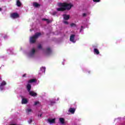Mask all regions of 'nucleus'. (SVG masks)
<instances>
[{
  "label": "nucleus",
  "instance_id": "obj_1",
  "mask_svg": "<svg viewBox=\"0 0 125 125\" xmlns=\"http://www.w3.org/2000/svg\"><path fill=\"white\" fill-rule=\"evenodd\" d=\"M59 8H57V11H65V10H70L72 8L73 5H71V3H67L66 2L63 3H59L58 4Z\"/></svg>",
  "mask_w": 125,
  "mask_h": 125
},
{
  "label": "nucleus",
  "instance_id": "obj_2",
  "mask_svg": "<svg viewBox=\"0 0 125 125\" xmlns=\"http://www.w3.org/2000/svg\"><path fill=\"white\" fill-rule=\"evenodd\" d=\"M42 35V33L40 32H37L35 33V34L30 38V42L31 43H35L36 42V41L40 36Z\"/></svg>",
  "mask_w": 125,
  "mask_h": 125
},
{
  "label": "nucleus",
  "instance_id": "obj_3",
  "mask_svg": "<svg viewBox=\"0 0 125 125\" xmlns=\"http://www.w3.org/2000/svg\"><path fill=\"white\" fill-rule=\"evenodd\" d=\"M11 17L13 19H16V18H18V17H19V14H18L17 13H13L11 14Z\"/></svg>",
  "mask_w": 125,
  "mask_h": 125
},
{
  "label": "nucleus",
  "instance_id": "obj_4",
  "mask_svg": "<svg viewBox=\"0 0 125 125\" xmlns=\"http://www.w3.org/2000/svg\"><path fill=\"white\" fill-rule=\"evenodd\" d=\"M75 37H76V35L72 34L70 36V41L72 42H76L75 41Z\"/></svg>",
  "mask_w": 125,
  "mask_h": 125
},
{
  "label": "nucleus",
  "instance_id": "obj_5",
  "mask_svg": "<svg viewBox=\"0 0 125 125\" xmlns=\"http://www.w3.org/2000/svg\"><path fill=\"white\" fill-rule=\"evenodd\" d=\"M29 92V95H30L31 96H32L33 97H35L36 96H37L38 94L36 92H34L33 91H30Z\"/></svg>",
  "mask_w": 125,
  "mask_h": 125
},
{
  "label": "nucleus",
  "instance_id": "obj_6",
  "mask_svg": "<svg viewBox=\"0 0 125 125\" xmlns=\"http://www.w3.org/2000/svg\"><path fill=\"white\" fill-rule=\"evenodd\" d=\"M63 17V19L64 20H69V19H70V15H66V14H63L62 15Z\"/></svg>",
  "mask_w": 125,
  "mask_h": 125
},
{
  "label": "nucleus",
  "instance_id": "obj_7",
  "mask_svg": "<svg viewBox=\"0 0 125 125\" xmlns=\"http://www.w3.org/2000/svg\"><path fill=\"white\" fill-rule=\"evenodd\" d=\"M68 111L69 113H71V114H75V112H76V108L70 107Z\"/></svg>",
  "mask_w": 125,
  "mask_h": 125
},
{
  "label": "nucleus",
  "instance_id": "obj_8",
  "mask_svg": "<svg viewBox=\"0 0 125 125\" xmlns=\"http://www.w3.org/2000/svg\"><path fill=\"white\" fill-rule=\"evenodd\" d=\"M26 88L27 89V91H28V92H30V91H31V89L32 88V86L31 85V84L28 83L26 86Z\"/></svg>",
  "mask_w": 125,
  "mask_h": 125
},
{
  "label": "nucleus",
  "instance_id": "obj_9",
  "mask_svg": "<svg viewBox=\"0 0 125 125\" xmlns=\"http://www.w3.org/2000/svg\"><path fill=\"white\" fill-rule=\"evenodd\" d=\"M48 122L50 124H54V123H55V119H48Z\"/></svg>",
  "mask_w": 125,
  "mask_h": 125
},
{
  "label": "nucleus",
  "instance_id": "obj_10",
  "mask_svg": "<svg viewBox=\"0 0 125 125\" xmlns=\"http://www.w3.org/2000/svg\"><path fill=\"white\" fill-rule=\"evenodd\" d=\"M59 121L62 125H64V124H65V119H64V118H61L59 119Z\"/></svg>",
  "mask_w": 125,
  "mask_h": 125
},
{
  "label": "nucleus",
  "instance_id": "obj_11",
  "mask_svg": "<svg viewBox=\"0 0 125 125\" xmlns=\"http://www.w3.org/2000/svg\"><path fill=\"white\" fill-rule=\"evenodd\" d=\"M37 82V79H32L28 81V83H36Z\"/></svg>",
  "mask_w": 125,
  "mask_h": 125
},
{
  "label": "nucleus",
  "instance_id": "obj_12",
  "mask_svg": "<svg viewBox=\"0 0 125 125\" xmlns=\"http://www.w3.org/2000/svg\"><path fill=\"white\" fill-rule=\"evenodd\" d=\"M16 4H17V6H18V7H20V6H21V5H22V3H21V2L20 1V0H17Z\"/></svg>",
  "mask_w": 125,
  "mask_h": 125
},
{
  "label": "nucleus",
  "instance_id": "obj_13",
  "mask_svg": "<svg viewBox=\"0 0 125 125\" xmlns=\"http://www.w3.org/2000/svg\"><path fill=\"white\" fill-rule=\"evenodd\" d=\"M28 103V101L27 99H22L21 101L22 104H27Z\"/></svg>",
  "mask_w": 125,
  "mask_h": 125
},
{
  "label": "nucleus",
  "instance_id": "obj_14",
  "mask_svg": "<svg viewBox=\"0 0 125 125\" xmlns=\"http://www.w3.org/2000/svg\"><path fill=\"white\" fill-rule=\"evenodd\" d=\"M94 53L95 54H97V55H98V54H99V53H100L99 50H98L97 48H94Z\"/></svg>",
  "mask_w": 125,
  "mask_h": 125
},
{
  "label": "nucleus",
  "instance_id": "obj_15",
  "mask_svg": "<svg viewBox=\"0 0 125 125\" xmlns=\"http://www.w3.org/2000/svg\"><path fill=\"white\" fill-rule=\"evenodd\" d=\"M33 6H34L35 7L38 8V7H40V6H41V5L38 3L37 2H34L33 3Z\"/></svg>",
  "mask_w": 125,
  "mask_h": 125
},
{
  "label": "nucleus",
  "instance_id": "obj_16",
  "mask_svg": "<svg viewBox=\"0 0 125 125\" xmlns=\"http://www.w3.org/2000/svg\"><path fill=\"white\" fill-rule=\"evenodd\" d=\"M36 52V50L35 48H33L30 52V55H34Z\"/></svg>",
  "mask_w": 125,
  "mask_h": 125
},
{
  "label": "nucleus",
  "instance_id": "obj_17",
  "mask_svg": "<svg viewBox=\"0 0 125 125\" xmlns=\"http://www.w3.org/2000/svg\"><path fill=\"white\" fill-rule=\"evenodd\" d=\"M46 52L48 54H50L51 53V49H50V48L48 47L46 49Z\"/></svg>",
  "mask_w": 125,
  "mask_h": 125
},
{
  "label": "nucleus",
  "instance_id": "obj_18",
  "mask_svg": "<svg viewBox=\"0 0 125 125\" xmlns=\"http://www.w3.org/2000/svg\"><path fill=\"white\" fill-rule=\"evenodd\" d=\"M26 113H31V112H32V109H30V108H27L26 110Z\"/></svg>",
  "mask_w": 125,
  "mask_h": 125
},
{
  "label": "nucleus",
  "instance_id": "obj_19",
  "mask_svg": "<svg viewBox=\"0 0 125 125\" xmlns=\"http://www.w3.org/2000/svg\"><path fill=\"white\" fill-rule=\"evenodd\" d=\"M70 26L71 27H77V24H76L75 23H72L71 24H70Z\"/></svg>",
  "mask_w": 125,
  "mask_h": 125
},
{
  "label": "nucleus",
  "instance_id": "obj_20",
  "mask_svg": "<svg viewBox=\"0 0 125 125\" xmlns=\"http://www.w3.org/2000/svg\"><path fill=\"white\" fill-rule=\"evenodd\" d=\"M41 70L44 73H45V67H42L41 68Z\"/></svg>",
  "mask_w": 125,
  "mask_h": 125
},
{
  "label": "nucleus",
  "instance_id": "obj_21",
  "mask_svg": "<svg viewBox=\"0 0 125 125\" xmlns=\"http://www.w3.org/2000/svg\"><path fill=\"white\" fill-rule=\"evenodd\" d=\"M6 84V82H5V81H3V82L1 83V84H0V85H2V86H3V85H5Z\"/></svg>",
  "mask_w": 125,
  "mask_h": 125
},
{
  "label": "nucleus",
  "instance_id": "obj_22",
  "mask_svg": "<svg viewBox=\"0 0 125 125\" xmlns=\"http://www.w3.org/2000/svg\"><path fill=\"white\" fill-rule=\"evenodd\" d=\"M33 120H32V119H30L29 121H28V124H31V123H32Z\"/></svg>",
  "mask_w": 125,
  "mask_h": 125
},
{
  "label": "nucleus",
  "instance_id": "obj_23",
  "mask_svg": "<svg viewBox=\"0 0 125 125\" xmlns=\"http://www.w3.org/2000/svg\"><path fill=\"white\" fill-rule=\"evenodd\" d=\"M93 1H94V2H100V0H93Z\"/></svg>",
  "mask_w": 125,
  "mask_h": 125
},
{
  "label": "nucleus",
  "instance_id": "obj_24",
  "mask_svg": "<svg viewBox=\"0 0 125 125\" xmlns=\"http://www.w3.org/2000/svg\"><path fill=\"white\" fill-rule=\"evenodd\" d=\"M87 14H86V13H83L82 16L83 17H86Z\"/></svg>",
  "mask_w": 125,
  "mask_h": 125
},
{
  "label": "nucleus",
  "instance_id": "obj_25",
  "mask_svg": "<svg viewBox=\"0 0 125 125\" xmlns=\"http://www.w3.org/2000/svg\"><path fill=\"white\" fill-rule=\"evenodd\" d=\"M40 104V102H35V103H34V105L36 106V105H38V104Z\"/></svg>",
  "mask_w": 125,
  "mask_h": 125
},
{
  "label": "nucleus",
  "instance_id": "obj_26",
  "mask_svg": "<svg viewBox=\"0 0 125 125\" xmlns=\"http://www.w3.org/2000/svg\"><path fill=\"white\" fill-rule=\"evenodd\" d=\"M42 45L41 44H39L38 46V48H39V49H41L42 48Z\"/></svg>",
  "mask_w": 125,
  "mask_h": 125
},
{
  "label": "nucleus",
  "instance_id": "obj_27",
  "mask_svg": "<svg viewBox=\"0 0 125 125\" xmlns=\"http://www.w3.org/2000/svg\"><path fill=\"white\" fill-rule=\"evenodd\" d=\"M0 89L1 90H2V89H3V86H2V85L0 84Z\"/></svg>",
  "mask_w": 125,
  "mask_h": 125
},
{
  "label": "nucleus",
  "instance_id": "obj_28",
  "mask_svg": "<svg viewBox=\"0 0 125 125\" xmlns=\"http://www.w3.org/2000/svg\"><path fill=\"white\" fill-rule=\"evenodd\" d=\"M46 21L48 24H49V23H50V21L48 19H47Z\"/></svg>",
  "mask_w": 125,
  "mask_h": 125
},
{
  "label": "nucleus",
  "instance_id": "obj_29",
  "mask_svg": "<svg viewBox=\"0 0 125 125\" xmlns=\"http://www.w3.org/2000/svg\"><path fill=\"white\" fill-rule=\"evenodd\" d=\"M63 23L64 24H66V25H68V24H69V22H68V21H63Z\"/></svg>",
  "mask_w": 125,
  "mask_h": 125
},
{
  "label": "nucleus",
  "instance_id": "obj_30",
  "mask_svg": "<svg viewBox=\"0 0 125 125\" xmlns=\"http://www.w3.org/2000/svg\"><path fill=\"white\" fill-rule=\"evenodd\" d=\"M56 14H57V12H54L52 14L53 15H56Z\"/></svg>",
  "mask_w": 125,
  "mask_h": 125
},
{
  "label": "nucleus",
  "instance_id": "obj_31",
  "mask_svg": "<svg viewBox=\"0 0 125 125\" xmlns=\"http://www.w3.org/2000/svg\"><path fill=\"white\" fill-rule=\"evenodd\" d=\"M42 21H46L47 20V19L43 18V19H42Z\"/></svg>",
  "mask_w": 125,
  "mask_h": 125
},
{
  "label": "nucleus",
  "instance_id": "obj_32",
  "mask_svg": "<svg viewBox=\"0 0 125 125\" xmlns=\"http://www.w3.org/2000/svg\"><path fill=\"white\" fill-rule=\"evenodd\" d=\"M83 26H81V28L80 29V32H82V31H83Z\"/></svg>",
  "mask_w": 125,
  "mask_h": 125
},
{
  "label": "nucleus",
  "instance_id": "obj_33",
  "mask_svg": "<svg viewBox=\"0 0 125 125\" xmlns=\"http://www.w3.org/2000/svg\"><path fill=\"white\" fill-rule=\"evenodd\" d=\"M23 78L26 77V74H24L22 75Z\"/></svg>",
  "mask_w": 125,
  "mask_h": 125
},
{
  "label": "nucleus",
  "instance_id": "obj_34",
  "mask_svg": "<svg viewBox=\"0 0 125 125\" xmlns=\"http://www.w3.org/2000/svg\"><path fill=\"white\" fill-rule=\"evenodd\" d=\"M2 10V9L1 8H0V11H1Z\"/></svg>",
  "mask_w": 125,
  "mask_h": 125
},
{
  "label": "nucleus",
  "instance_id": "obj_35",
  "mask_svg": "<svg viewBox=\"0 0 125 125\" xmlns=\"http://www.w3.org/2000/svg\"><path fill=\"white\" fill-rule=\"evenodd\" d=\"M42 114H40V115H38V117H39V116H40V117H42Z\"/></svg>",
  "mask_w": 125,
  "mask_h": 125
},
{
  "label": "nucleus",
  "instance_id": "obj_36",
  "mask_svg": "<svg viewBox=\"0 0 125 125\" xmlns=\"http://www.w3.org/2000/svg\"><path fill=\"white\" fill-rule=\"evenodd\" d=\"M17 125V124H11V125Z\"/></svg>",
  "mask_w": 125,
  "mask_h": 125
},
{
  "label": "nucleus",
  "instance_id": "obj_37",
  "mask_svg": "<svg viewBox=\"0 0 125 125\" xmlns=\"http://www.w3.org/2000/svg\"><path fill=\"white\" fill-rule=\"evenodd\" d=\"M6 38V36L4 37V39H5Z\"/></svg>",
  "mask_w": 125,
  "mask_h": 125
},
{
  "label": "nucleus",
  "instance_id": "obj_38",
  "mask_svg": "<svg viewBox=\"0 0 125 125\" xmlns=\"http://www.w3.org/2000/svg\"><path fill=\"white\" fill-rule=\"evenodd\" d=\"M88 73H89V74L90 73V71H88Z\"/></svg>",
  "mask_w": 125,
  "mask_h": 125
}]
</instances>
